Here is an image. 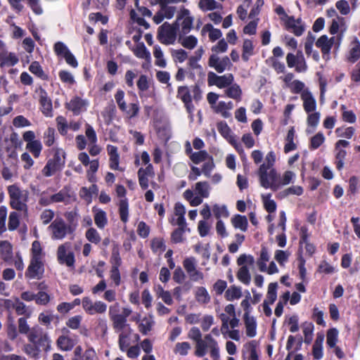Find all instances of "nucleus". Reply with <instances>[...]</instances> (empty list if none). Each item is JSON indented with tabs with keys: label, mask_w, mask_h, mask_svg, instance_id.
I'll use <instances>...</instances> for the list:
<instances>
[{
	"label": "nucleus",
	"mask_w": 360,
	"mask_h": 360,
	"mask_svg": "<svg viewBox=\"0 0 360 360\" xmlns=\"http://www.w3.org/2000/svg\"><path fill=\"white\" fill-rule=\"evenodd\" d=\"M8 192L10 197L11 207L18 211H27L29 192L26 190H21L16 185H11L8 187Z\"/></svg>",
	"instance_id": "f257e3e1"
},
{
	"label": "nucleus",
	"mask_w": 360,
	"mask_h": 360,
	"mask_svg": "<svg viewBox=\"0 0 360 360\" xmlns=\"http://www.w3.org/2000/svg\"><path fill=\"white\" fill-rule=\"evenodd\" d=\"M65 163V153L62 149H56L53 157L49 159L41 172L46 177L51 176L56 172L62 170Z\"/></svg>",
	"instance_id": "f03ea898"
},
{
	"label": "nucleus",
	"mask_w": 360,
	"mask_h": 360,
	"mask_svg": "<svg viewBox=\"0 0 360 360\" xmlns=\"http://www.w3.org/2000/svg\"><path fill=\"white\" fill-rule=\"evenodd\" d=\"M179 29V23L174 22L172 25L167 22H164L158 30V39L165 45L172 44L176 38V32Z\"/></svg>",
	"instance_id": "7ed1b4c3"
},
{
	"label": "nucleus",
	"mask_w": 360,
	"mask_h": 360,
	"mask_svg": "<svg viewBox=\"0 0 360 360\" xmlns=\"http://www.w3.org/2000/svg\"><path fill=\"white\" fill-rule=\"evenodd\" d=\"M27 339L30 343L35 344L42 348V350L48 351L51 347V340L48 334L38 326L31 328L28 333Z\"/></svg>",
	"instance_id": "20e7f679"
},
{
	"label": "nucleus",
	"mask_w": 360,
	"mask_h": 360,
	"mask_svg": "<svg viewBox=\"0 0 360 360\" xmlns=\"http://www.w3.org/2000/svg\"><path fill=\"white\" fill-rule=\"evenodd\" d=\"M70 243H65L60 245L57 250V259L60 264H65L68 267L74 268L75 266V254L70 251Z\"/></svg>",
	"instance_id": "39448f33"
},
{
	"label": "nucleus",
	"mask_w": 360,
	"mask_h": 360,
	"mask_svg": "<svg viewBox=\"0 0 360 360\" xmlns=\"http://www.w3.org/2000/svg\"><path fill=\"white\" fill-rule=\"evenodd\" d=\"M52 231V238L63 239L68 233H72L73 229L68 226L65 221L60 217H57L49 226Z\"/></svg>",
	"instance_id": "423d86ee"
},
{
	"label": "nucleus",
	"mask_w": 360,
	"mask_h": 360,
	"mask_svg": "<svg viewBox=\"0 0 360 360\" xmlns=\"http://www.w3.org/2000/svg\"><path fill=\"white\" fill-rule=\"evenodd\" d=\"M44 272V264L41 257H32L30 263L25 272V277L31 279H41Z\"/></svg>",
	"instance_id": "0eeeda50"
},
{
	"label": "nucleus",
	"mask_w": 360,
	"mask_h": 360,
	"mask_svg": "<svg viewBox=\"0 0 360 360\" xmlns=\"http://www.w3.org/2000/svg\"><path fill=\"white\" fill-rule=\"evenodd\" d=\"M208 65L217 72L221 73L225 70L229 69L232 63L228 56L220 58L217 54H212L208 60Z\"/></svg>",
	"instance_id": "6e6552de"
},
{
	"label": "nucleus",
	"mask_w": 360,
	"mask_h": 360,
	"mask_svg": "<svg viewBox=\"0 0 360 360\" xmlns=\"http://www.w3.org/2000/svg\"><path fill=\"white\" fill-rule=\"evenodd\" d=\"M184 267L193 281L202 279L203 274L196 269V261L194 257H188L184 260Z\"/></svg>",
	"instance_id": "1a4fd4ad"
},
{
	"label": "nucleus",
	"mask_w": 360,
	"mask_h": 360,
	"mask_svg": "<svg viewBox=\"0 0 360 360\" xmlns=\"http://www.w3.org/2000/svg\"><path fill=\"white\" fill-rule=\"evenodd\" d=\"M176 96L184 103L187 112L189 114H192L194 110V105L192 103V97L188 87L187 86H179Z\"/></svg>",
	"instance_id": "9d476101"
},
{
	"label": "nucleus",
	"mask_w": 360,
	"mask_h": 360,
	"mask_svg": "<svg viewBox=\"0 0 360 360\" xmlns=\"http://www.w3.org/2000/svg\"><path fill=\"white\" fill-rule=\"evenodd\" d=\"M301 98L303 101V108L307 113L315 111L316 101L312 94L308 90H304L301 94Z\"/></svg>",
	"instance_id": "9b49d317"
},
{
	"label": "nucleus",
	"mask_w": 360,
	"mask_h": 360,
	"mask_svg": "<svg viewBox=\"0 0 360 360\" xmlns=\"http://www.w3.org/2000/svg\"><path fill=\"white\" fill-rule=\"evenodd\" d=\"M39 94V103L41 106L42 112L49 116L52 112V102L50 98H49L46 91L41 87H39L37 92Z\"/></svg>",
	"instance_id": "f8f14e48"
},
{
	"label": "nucleus",
	"mask_w": 360,
	"mask_h": 360,
	"mask_svg": "<svg viewBox=\"0 0 360 360\" xmlns=\"http://www.w3.org/2000/svg\"><path fill=\"white\" fill-rule=\"evenodd\" d=\"M109 316L110 320L112 321L113 328L116 331L122 330L127 325V319L120 316V314H115L112 311V307H110L109 309Z\"/></svg>",
	"instance_id": "ddd939ff"
},
{
	"label": "nucleus",
	"mask_w": 360,
	"mask_h": 360,
	"mask_svg": "<svg viewBox=\"0 0 360 360\" xmlns=\"http://www.w3.org/2000/svg\"><path fill=\"white\" fill-rule=\"evenodd\" d=\"M283 22L285 29L288 31L292 32L297 37L301 36L304 31V27L303 25H297L293 16H289L283 21Z\"/></svg>",
	"instance_id": "4468645a"
},
{
	"label": "nucleus",
	"mask_w": 360,
	"mask_h": 360,
	"mask_svg": "<svg viewBox=\"0 0 360 360\" xmlns=\"http://www.w3.org/2000/svg\"><path fill=\"white\" fill-rule=\"evenodd\" d=\"M86 105V102L81 98L76 96L67 103V108L73 112L75 115H79Z\"/></svg>",
	"instance_id": "2eb2a0df"
},
{
	"label": "nucleus",
	"mask_w": 360,
	"mask_h": 360,
	"mask_svg": "<svg viewBox=\"0 0 360 360\" xmlns=\"http://www.w3.org/2000/svg\"><path fill=\"white\" fill-rule=\"evenodd\" d=\"M268 188H271L274 191H276L281 186L280 175L276 169H271L267 177Z\"/></svg>",
	"instance_id": "dca6fc26"
},
{
	"label": "nucleus",
	"mask_w": 360,
	"mask_h": 360,
	"mask_svg": "<svg viewBox=\"0 0 360 360\" xmlns=\"http://www.w3.org/2000/svg\"><path fill=\"white\" fill-rule=\"evenodd\" d=\"M244 322L246 329V335L250 338L256 335L257 323L255 317L244 314Z\"/></svg>",
	"instance_id": "f3484780"
},
{
	"label": "nucleus",
	"mask_w": 360,
	"mask_h": 360,
	"mask_svg": "<svg viewBox=\"0 0 360 360\" xmlns=\"http://www.w3.org/2000/svg\"><path fill=\"white\" fill-rule=\"evenodd\" d=\"M179 42L186 49L192 50L198 44V39L193 35L183 37L182 34H179Z\"/></svg>",
	"instance_id": "a211bd4d"
},
{
	"label": "nucleus",
	"mask_w": 360,
	"mask_h": 360,
	"mask_svg": "<svg viewBox=\"0 0 360 360\" xmlns=\"http://www.w3.org/2000/svg\"><path fill=\"white\" fill-rule=\"evenodd\" d=\"M75 345V341L65 335H60L57 340L58 347L63 351H70Z\"/></svg>",
	"instance_id": "6ab92c4d"
},
{
	"label": "nucleus",
	"mask_w": 360,
	"mask_h": 360,
	"mask_svg": "<svg viewBox=\"0 0 360 360\" xmlns=\"http://www.w3.org/2000/svg\"><path fill=\"white\" fill-rule=\"evenodd\" d=\"M225 94L228 97L237 101L241 100L242 90L237 84H231V86L225 90Z\"/></svg>",
	"instance_id": "aec40b11"
},
{
	"label": "nucleus",
	"mask_w": 360,
	"mask_h": 360,
	"mask_svg": "<svg viewBox=\"0 0 360 360\" xmlns=\"http://www.w3.org/2000/svg\"><path fill=\"white\" fill-rule=\"evenodd\" d=\"M231 222L236 229H239L243 231H246L248 229V222L245 216L236 214L231 219Z\"/></svg>",
	"instance_id": "412c9836"
},
{
	"label": "nucleus",
	"mask_w": 360,
	"mask_h": 360,
	"mask_svg": "<svg viewBox=\"0 0 360 360\" xmlns=\"http://www.w3.org/2000/svg\"><path fill=\"white\" fill-rule=\"evenodd\" d=\"M271 167L266 163H263L260 165L258 170V175L259 177V182L262 187L268 188L267 177H268V169Z\"/></svg>",
	"instance_id": "4be33fe9"
},
{
	"label": "nucleus",
	"mask_w": 360,
	"mask_h": 360,
	"mask_svg": "<svg viewBox=\"0 0 360 360\" xmlns=\"http://www.w3.org/2000/svg\"><path fill=\"white\" fill-rule=\"evenodd\" d=\"M241 267L237 272L238 279L245 285H249L251 281V275L246 265H240Z\"/></svg>",
	"instance_id": "5701e85b"
},
{
	"label": "nucleus",
	"mask_w": 360,
	"mask_h": 360,
	"mask_svg": "<svg viewBox=\"0 0 360 360\" xmlns=\"http://www.w3.org/2000/svg\"><path fill=\"white\" fill-rule=\"evenodd\" d=\"M0 253L4 260L7 261L12 257V245L7 240L0 242Z\"/></svg>",
	"instance_id": "b1692460"
},
{
	"label": "nucleus",
	"mask_w": 360,
	"mask_h": 360,
	"mask_svg": "<svg viewBox=\"0 0 360 360\" xmlns=\"http://www.w3.org/2000/svg\"><path fill=\"white\" fill-rule=\"evenodd\" d=\"M254 54V46L250 39H245L243 44L242 58L244 61L249 60L250 57Z\"/></svg>",
	"instance_id": "393cba45"
},
{
	"label": "nucleus",
	"mask_w": 360,
	"mask_h": 360,
	"mask_svg": "<svg viewBox=\"0 0 360 360\" xmlns=\"http://www.w3.org/2000/svg\"><path fill=\"white\" fill-rule=\"evenodd\" d=\"M316 46L321 49V52L323 55H329L330 52V44H328V37L327 35L323 34L321 36L316 42Z\"/></svg>",
	"instance_id": "a878e982"
},
{
	"label": "nucleus",
	"mask_w": 360,
	"mask_h": 360,
	"mask_svg": "<svg viewBox=\"0 0 360 360\" xmlns=\"http://www.w3.org/2000/svg\"><path fill=\"white\" fill-rule=\"evenodd\" d=\"M241 296V288L236 285L230 286L225 292V297L228 301L239 299Z\"/></svg>",
	"instance_id": "bb28decb"
},
{
	"label": "nucleus",
	"mask_w": 360,
	"mask_h": 360,
	"mask_svg": "<svg viewBox=\"0 0 360 360\" xmlns=\"http://www.w3.org/2000/svg\"><path fill=\"white\" fill-rule=\"evenodd\" d=\"M119 214L121 221L124 223H126L128 221L129 215V204L127 198H124L120 200Z\"/></svg>",
	"instance_id": "cd10ccee"
},
{
	"label": "nucleus",
	"mask_w": 360,
	"mask_h": 360,
	"mask_svg": "<svg viewBox=\"0 0 360 360\" xmlns=\"http://www.w3.org/2000/svg\"><path fill=\"white\" fill-rule=\"evenodd\" d=\"M42 348L35 344H26L24 346L23 351L26 354L32 358H39Z\"/></svg>",
	"instance_id": "c85d7f7f"
},
{
	"label": "nucleus",
	"mask_w": 360,
	"mask_h": 360,
	"mask_svg": "<svg viewBox=\"0 0 360 360\" xmlns=\"http://www.w3.org/2000/svg\"><path fill=\"white\" fill-rule=\"evenodd\" d=\"M29 70L41 79H48V76L44 73L41 66L37 61H34L29 67Z\"/></svg>",
	"instance_id": "c756f323"
},
{
	"label": "nucleus",
	"mask_w": 360,
	"mask_h": 360,
	"mask_svg": "<svg viewBox=\"0 0 360 360\" xmlns=\"http://www.w3.org/2000/svg\"><path fill=\"white\" fill-rule=\"evenodd\" d=\"M210 156L206 150H200L191 153L189 158L193 163L199 164L207 160Z\"/></svg>",
	"instance_id": "7c9ffc66"
},
{
	"label": "nucleus",
	"mask_w": 360,
	"mask_h": 360,
	"mask_svg": "<svg viewBox=\"0 0 360 360\" xmlns=\"http://www.w3.org/2000/svg\"><path fill=\"white\" fill-rule=\"evenodd\" d=\"M210 32L209 38L211 41H216L220 39L222 36V33L219 29H215L211 24H206L203 28L202 32Z\"/></svg>",
	"instance_id": "2f4dec72"
},
{
	"label": "nucleus",
	"mask_w": 360,
	"mask_h": 360,
	"mask_svg": "<svg viewBox=\"0 0 360 360\" xmlns=\"http://www.w3.org/2000/svg\"><path fill=\"white\" fill-rule=\"evenodd\" d=\"M195 190L202 198H207L209 196L210 186L207 181H199L196 183Z\"/></svg>",
	"instance_id": "473e14b6"
},
{
	"label": "nucleus",
	"mask_w": 360,
	"mask_h": 360,
	"mask_svg": "<svg viewBox=\"0 0 360 360\" xmlns=\"http://www.w3.org/2000/svg\"><path fill=\"white\" fill-rule=\"evenodd\" d=\"M26 148L33 154L34 157L37 158L41 153L42 149V145L40 141L37 140L27 143Z\"/></svg>",
	"instance_id": "72a5a7b5"
},
{
	"label": "nucleus",
	"mask_w": 360,
	"mask_h": 360,
	"mask_svg": "<svg viewBox=\"0 0 360 360\" xmlns=\"http://www.w3.org/2000/svg\"><path fill=\"white\" fill-rule=\"evenodd\" d=\"M94 221L99 229H103L107 224L106 213L103 210H98L94 215Z\"/></svg>",
	"instance_id": "f704fd0d"
},
{
	"label": "nucleus",
	"mask_w": 360,
	"mask_h": 360,
	"mask_svg": "<svg viewBox=\"0 0 360 360\" xmlns=\"http://www.w3.org/2000/svg\"><path fill=\"white\" fill-rule=\"evenodd\" d=\"M325 141V136L322 132H318L310 140V148L316 150L319 148Z\"/></svg>",
	"instance_id": "c9c22d12"
},
{
	"label": "nucleus",
	"mask_w": 360,
	"mask_h": 360,
	"mask_svg": "<svg viewBox=\"0 0 360 360\" xmlns=\"http://www.w3.org/2000/svg\"><path fill=\"white\" fill-rule=\"evenodd\" d=\"M270 197L271 194L262 195L265 210L269 213H273L276 210V203L274 200H271Z\"/></svg>",
	"instance_id": "e433bc0d"
},
{
	"label": "nucleus",
	"mask_w": 360,
	"mask_h": 360,
	"mask_svg": "<svg viewBox=\"0 0 360 360\" xmlns=\"http://www.w3.org/2000/svg\"><path fill=\"white\" fill-rule=\"evenodd\" d=\"M314 325L312 323L305 322L303 324V333L304 335V342L309 345L312 340Z\"/></svg>",
	"instance_id": "4c0bfd02"
},
{
	"label": "nucleus",
	"mask_w": 360,
	"mask_h": 360,
	"mask_svg": "<svg viewBox=\"0 0 360 360\" xmlns=\"http://www.w3.org/2000/svg\"><path fill=\"white\" fill-rule=\"evenodd\" d=\"M277 287L278 283L276 282L269 283L267 291V300L270 304H272L277 298Z\"/></svg>",
	"instance_id": "58836bf2"
},
{
	"label": "nucleus",
	"mask_w": 360,
	"mask_h": 360,
	"mask_svg": "<svg viewBox=\"0 0 360 360\" xmlns=\"http://www.w3.org/2000/svg\"><path fill=\"white\" fill-rule=\"evenodd\" d=\"M198 302L207 304L210 301V297L204 287H199L195 294Z\"/></svg>",
	"instance_id": "ea45409f"
},
{
	"label": "nucleus",
	"mask_w": 360,
	"mask_h": 360,
	"mask_svg": "<svg viewBox=\"0 0 360 360\" xmlns=\"http://www.w3.org/2000/svg\"><path fill=\"white\" fill-rule=\"evenodd\" d=\"M151 249L153 252H163L166 250V245L162 238H155L151 240Z\"/></svg>",
	"instance_id": "a19ab883"
},
{
	"label": "nucleus",
	"mask_w": 360,
	"mask_h": 360,
	"mask_svg": "<svg viewBox=\"0 0 360 360\" xmlns=\"http://www.w3.org/2000/svg\"><path fill=\"white\" fill-rule=\"evenodd\" d=\"M338 330L333 328H330L327 332V345L330 347H335L338 342Z\"/></svg>",
	"instance_id": "79ce46f5"
},
{
	"label": "nucleus",
	"mask_w": 360,
	"mask_h": 360,
	"mask_svg": "<svg viewBox=\"0 0 360 360\" xmlns=\"http://www.w3.org/2000/svg\"><path fill=\"white\" fill-rule=\"evenodd\" d=\"M20 216L16 212H11L8 217V227L9 231H14L17 229L20 224Z\"/></svg>",
	"instance_id": "37998d69"
},
{
	"label": "nucleus",
	"mask_w": 360,
	"mask_h": 360,
	"mask_svg": "<svg viewBox=\"0 0 360 360\" xmlns=\"http://www.w3.org/2000/svg\"><path fill=\"white\" fill-rule=\"evenodd\" d=\"M217 78L219 80L217 87L220 89L229 86L233 82V76L232 74H226Z\"/></svg>",
	"instance_id": "c03bdc74"
},
{
	"label": "nucleus",
	"mask_w": 360,
	"mask_h": 360,
	"mask_svg": "<svg viewBox=\"0 0 360 360\" xmlns=\"http://www.w3.org/2000/svg\"><path fill=\"white\" fill-rule=\"evenodd\" d=\"M186 231H187V229H184L182 227L174 230L171 235L172 242L174 243H182L184 240L183 236Z\"/></svg>",
	"instance_id": "a18cd8bd"
},
{
	"label": "nucleus",
	"mask_w": 360,
	"mask_h": 360,
	"mask_svg": "<svg viewBox=\"0 0 360 360\" xmlns=\"http://www.w3.org/2000/svg\"><path fill=\"white\" fill-rule=\"evenodd\" d=\"M65 217L68 221V226L73 229V232L75 231L78 222V217L76 212H68L65 214Z\"/></svg>",
	"instance_id": "49530a36"
},
{
	"label": "nucleus",
	"mask_w": 360,
	"mask_h": 360,
	"mask_svg": "<svg viewBox=\"0 0 360 360\" xmlns=\"http://www.w3.org/2000/svg\"><path fill=\"white\" fill-rule=\"evenodd\" d=\"M7 335L9 339L14 340L18 336V331L13 319L8 316L7 324Z\"/></svg>",
	"instance_id": "de8ad7c7"
},
{
	"label": "nucleus",
	"mask_w": 360,
	"mask_h": 360,
	"mask_svg": "<svg viewBox=\"0 0 360 360\" xmlns=\"http://www.w3.org/2000/svg\"><path fill=\"white\" fill-rule=\"evenodd\" d=\"M356 44L349 51V56L348 57V60L350 63H355L360 58V43L356 39Z\"/></svg>",
	"instance_id": "09e8293b"
},
{
	"label": "nucleus",
	"mask_w": 360,
	"mask_h": 360,
	"mask_svg": "<svg viewBox=\"0 0 360 360\" xmlns=\"http://www.w3.org/2000/svg\"><path fill=\"white\" fill-rule=\"evenodd\" d=\"M193 17H187L183 18V21L181 22V30L180 34L186 35L188 33H189L193 27Z\"/></svg>",
	"instance_id": "8fccbe9b"
},
{
	"label": "nucleus",
	"mask_w": 360,
	"mask_h": 360,
	"mask_svg": "<svg viewBox=\"0 0 360 360\" xmlns=\"http://www.w3.org/2000/svg\"><path fill=\"white\" fill-rule=\"evenodd\" d=\"M85 236L89 242L95 244L99 243L101 240L100 235L94 228L89 229Z\"/></svg>",
	"instance_id": "3c124183"
},
{
	"label": "nucleus",
	"mask_w": 360,
	"mask_h": 360,
	"mask_svg": "<svg viewBox=\"0 0 360 360\" xmlns=\"http://www.w3.org/2000/svg\"><path fill=\"white\" fill-rule=\"evenodd\" d=\"M189 349H191V345L188 342H178L175 345L174 352L179 353L181 356H186Z\"/></svg>",
	"instance_id": "603ef678"
},
{
	"label": "nucleus",
	"mask_w": 360,
	"mask_h": 360,
	"mask_svg": "<svg viewBox=\"0 0 360 360\" xmlns=\"http://www.w3.org/2000/svg\"><path fill=\"white\" fill-rule=\"evenodd\" d=\"M207 344L202 340L196 342L195 355L198 357L204 356L207 353Z\"/></svg>",
	"instance_id": "864d4df0"
},
{
	"label": "nucleus",
	"mask_w": 360,
	"mask_h": 360,
	"mask_svg": "<svg viewBox=\"0 0 360 360\" xmlns=\"http://www.w3.org/2000/svg\"><path fill=\"white\" fill-rule=\"evenodd\" d=\"M18 63V58L13 53H10L7 56L4 57L0 64L1 67L13 66Z\"/></svg>",
	"instance_id": "5fc2aeb1"
},
{
	"label": "nucleus",
	"mask_w": 360,
	"mask_h": 360,
	"mask_svg": "<svg viewBox=\"0 0 360 360\" xmlns=\"http://www.w3.org/2000/svg\"><path fill=\"white\" fill-rule=\"evenodd\" d=\"M18 332L20 334L28 335V333L30 332L31 328H30L29 325L27 324L26 318L21 317V318L18 319Z\"/></svg>",
	"instance_id": "6e6d98bb"
},
{
	"label": "nucleus",
	"mask_w": 360,
	"mask_h": 360,
	"mask_svg": "<svg viewBox=\"0 0 360 360\" xmlns=\"http://www.w3.org/2000/svg\"><path fill=\"white\" fill-rule=\"evenodd\" d=\"M307 124L313 128H316L319 122L321 114L319 112L308 113Z\"/></svg>",
	"instance_id": "4d7b16f0"
},
{
	"label": "nucleus",
	"mask_w": 360,
	"mask_h": 360,
	"mask_svg": "<svg viewBox=\"0 0 360 360\" xmlns=\"http://www.w3.org/2000/svg\"><path fill=\"white\" fill-rule=\"evenodd\" d=\"M153 323V321L143 319V322L139 326V331L143 335H147L151 330Z\"/></svg>",
	"instance_id": "13d9d810"
},
{
	"label": "nucleus",
	"mask_w": 360,
	"mask_h": 360,
	"mask_svg": "<svg viewBox=\"0 0 360 360\" xmlns=\"http://www.w3.org/2000/svg\"><path fill=\"white\" fill-rule=\"evenodd\" d=\"M207 160V162H205L202 165V172L207 177H210L211 172L214 168L215 165L212 156H210Z\"/></svg>",
	"instance_id": "bf43d9fd"
},
{
	"label": "nucleus",
	"mask_w": 360,
	"mask_h": 360,
	"mask_svg": "<svg viewBox=\"0 0 360 360\" xmlns=\"http://www.w3.org/2000/svg\"><path fill=\"white\" fill-rule=\"evenodd\" d=\"M213 212L217 219H220L221 217H228L229 212L225 205L219 206L215 205L213 207Z\"/></svg>",
	"instance_id": "052dcab7"
},
{
	"label": "nucleus",
	"mask_w": 360,
	"mask_h": 360,
	"mask_svg": "<svg viewBox=\"0 0 360 360\" xmlns=\"http://www.w3.org/2000/svg\"><path fill=\"white\" fill-rule=\"evenodd\" d=\"M7 217V208L5 206L0 207V235L6 231V219Z\"/></svg>",
	"instance_id": "680f3d73"
},
{
	"label": "nucleus",
	"mask_w": 360,
	"mask_h": 360,
	"mask_svg": "<svg viewBox=\"0 0 360 360\" xmlns=\"http://www.w3.org/2000/svg\"><path fill=\"white\" fill-rule=\"evenodd\" d=\"M359 187V179L355 176L350 177L349 180V189L348 193L349 194H355Z\"/></svg>",
	"instance_id": "e2e57ef3"
},
{
	"label": "nucleus",
	"mask_w": 360,
	"mask_h": 360,
	"mask_svg": "<svg viewBox=\"0 0 360 360\" xmlns=\"http://www.w3.org/2000/svg\"><path fill=\"white\" fill-rule=\"evenodd\" d=\"M124 92L122 90H118L115 95V101L120 108V109L122 111H126L127 105L125 101H124Z\"/></svg>",
	"instance_id": "0e129e2a"
},
{
	"label": "nucleus",
	"mask_w": 360,
	"mask_h": 360,
	"mask_svg": "<svg viewBox=\"0 0 360 360\" xmlns=\"http://www.w3.org/2000/svg\"><path fill=\"white\" fill-rule=\"evenodd\" d=\"M135 54L137 57L140 58H145L148 62H150V52L146 49L145 45L143 43L141 44V46L138 47Z\"/></svg>",
	"instance_id": "69168bd1"
},
{
	"label": "nucleus",
	"mask_w": 360,
	"mask_h": 360,
	"mask_svg": "<svg viewBox=\"0 0 360 360\" xmlns=\"http://www.w3.org/2000/svg\"><path fill=\"white\" fill-rule=\"evenodd\" d=\"M199 7L202 10L212 11L217 8V2L215 0H200Z\"/></svg>",
	"instance_id": "338daca9"
},
{
	"label": "nucleus",
	"mask_w": 360,
	"mask_h": 360,
	"mask_svg": "<svg viewBox=\"0 0 360 360\" xmlns=\"http://www.w3.org/2000/svg\"><path fill=\"white\" fill-rule=\"evenodd\" d=\"M137 232L141 237L146 238L149 235L150 227L144 221H140L138 224Z\"/></svg>",
	"instance_id": "774afa93"
}]
</instances>
